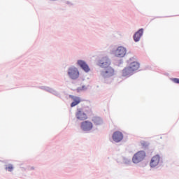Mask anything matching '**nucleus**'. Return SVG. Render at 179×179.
I'll return each mask as SVG.
<instances>
[{
    "mask_svg": "<svg viewBox=\"0 0 179 179\" xmlns=\"http://www.w3.org/2000/svg\"><path fill=\"white\" fill-rule=\"evenodd\" d=\"M33 170H36L34 166H28L27 168L24 169V171H31Z\"/></svg>",
    "mask_w": 179,
    "mask_h": 179,
    "instance_id": "obj_22",
    "label": "nucleus"
},
{
    "mask_svg": "<svg viewBox=\"0 0 179 179\" xmlns=\"http://www.w3.org/2000/svg\"><path fill=\"white\" fill-rule=\"evenodd\" d=\"M146 157V152L145 151L141 150L138 151L132 157V162L134 164H138V163H141V162H143L145 158Z\"/></svg>",
    "mask_w": 179,
    "mask_h": 179,
    "instance_id": "obj_2",
    "label": "nucleus"
},
{
    "mask_svg": "<svg viewBox=\"0 0 179 179\" xmlns=\"http://www.w3.org/2000/svg\"><path fill=\"white\" fill-rule=\"evenodd\" d=\"M160 163H163V162L160 160V155H157L152 157L150 166L153 169L154 167H156V166H159Z\"/></svg>",
    "mask_w": 179,
    "mask_h": 179,
    "instance_id": "obj_11",
    "label": "nucleus"
},
{
    "mask_svg": "<svg viewBox=\"0 0 179 179\" xmlns=\"http://www.w3.org/2000/svg\"><path fill=\"white\" fill-rule=\"evenodd\" d=\"M122 159L124 164L129 165L132 163V161H131V158H127L125 157H123Z\"/></svg>",
    "mask_w": 179,
    "mask_h": 179,
    "instance_id": "obj_20",
    "label": "nucleus"
},
{
    "mask_svg": "<svg viewBox=\"0 0 179 179\" xmlns=\"http://www.w3.org/2000/svg\"><path fill=\"white\" fill-rule=\"evenodd\" d=\"M145 29L143 28L139 29L136 32L134 33L133 36V40L135 43H138L141 41V38L143 36V31Z\"/></svg>",
    "mask_w": 179,
    "mask_h": 179,
    "instance_id": "obj_13",
    "label": "nucleus"
},
{
    "mask_svg": "<svg viewBox=\"0 0 179 179\" xmlns=\"http://www.w3.org/2000/svg\"><path fill=\"white\" fill-rule=\"evenodd\" d=\"M172 82H173V83H176L177 85H179V78H171Z\"/></svg>",
    "mask_w": 179,
    "mask_h": 179,
    "instance_id": "obj_23",
    "label": "nucleus"
},
{
    "mask_svg": "<svg viewBox=\"0 0 179 179\" xmlns=\"http://www.w3.org/2000/svg\"><path fill=\"white\" fill-rule=\"evenodd\" d=\"M92 122L94 125H102L103 124V119L100 117L94 116L92 118Z\"/></svg>",
    "mask_w": 179,
    "mask_h": 179,
    "instance_id": "obj_16",
    "label": "nucleus"
},
{
    "mask_svg": "<svg viewBox=\"0 0 179 179\" xmlns=\"http://www.w3.org/2000/svg\"><path fill=\"white\" fill-rule=\"evenodd\" d=\"M69 98L73 100V102L71 103V107H76V106H78V104L81 101L80 97L79 96L69 95Z\"/></svg>",
    "mask_w": 179,
    "mask_h": 179,
    "instance_id": "obj_14",
    "label": "nucleus"
},
{
    "mask_svg": "<svg viewBox=\"0 0 179 179\" xmlns=\"http://www.w3.org/2000/svg\"><path fill=\"white\" fill-rule=\"evenodd\" d=\"M80 129L83 132H90L93 129V123L89 120H85L80 124Z\"/></svg>",
    "mask_w": 179,
    "mask_h": 179,
    "instance_id": "obj_5",
    "label": "nucleus"
},
{
    "mask_svg": "<svg viewBox=\"0 0 179 179\" xmlns=\"http://www.w3.org/2000/svg\"><path fill=\"white\" fill-rule=\"evenodd\" d=\"M112 139L115 143H120L124 139V134L120 131H114L112 135Z\"/></svg>",
    "mask_w": 179,
    "mask_h": 179,
    "instance_id": "obj_7",
    "label": "nucleus"
},
{
    "mask_svg": "<svg viewBox=\"0 0 179 179\" xmlns=\"http://www.w3.org/2000/svg\"><path fill=\"white\" fill-rule=\"evenodd\" d=\"M113 54L117 58H124L127 55V48L123 46H119L113 51Z\"/></svg>",
    "mask_w": 179,
    "mask_h": 179,
    "instance_id": "obj_4",
    "label": "nucleus"
},
{
    "mask_svg": "<svg viewBox=\"0 0 179 179\" xmlns=\"http://www.w3.org/2000/svg\"><path fill=\"white\" fill-rule=\"evenodd\" d=\"M76 117L80 121H85V120H87V114H86L82 109H78L76 113Z\"/></svg>",
    "mask_w": 179,
    "mask_h": 179,
    "instance_id": "obj_12",
    "label": "nucleus"
},
{
    "mask_svg": "<svg viewBox=\"0 0 179 179\" xmlns=\"http://www.w3.org/2000/svg\"><path fill=\"white\" fill-rule=\"evenodd\" d=\"M38 89H41V90H44L45 92H48V93H50L51 94H53V96H56V97H60L61 96L59 92H58L57 90L48 86H40L38 87Z\"/></svg>",
    "mask_w": 179,
    "mask_h": 179,
    "instance_id": "obj_10",
    "label": "nucleus"
},
{
    "mask_svg": "<svg viewBox=\"0 0 179 179\" xmlns=\"http://www.w3.org/2000/svg\"><path fill=\"white\" fill-rule=\"evenodd\" d=\"M129 66L133 72H135V71H138V69H139V63L138 62H133Z\"/></svg>",
    "mask_w": 179,
    "mask_h": 179,
    "instance_id": "obj_17",
    "label": "nucleus"
},
{
    "mask_svg": "<svg viewBox=\"0 0 179 179\" xmlns=\"http://www.w3.org/2000/svg\"><path fill=\"white\" fill-rule=\"evenodd\" d=\"M131 75H134V71L129 66L122 70V76H131Z\"/></svg>",
    "mask_w": 179,
    "mask_h": 179,
    "instance_id": "obj_15",
    "label": "nucleus"
},
{
    "mask_svg": "<svg viewBox=\"0 0 179 179\" xmlns=\"http://www.w3.org/2000/svg\"><path fill=\"white\" fill-rule=\"evenodd\" d=\"M82 90H87V87L85 85H83L82 87H79L77 88V92H82Z\"/></svg>",
    "mask_w": 179,
    "mask_h": 179,
    "instance_id": "obj_21",
    "label": "nucleus"
},
{
    "mask_svg": "<svg viewBox=\"0 0 179 179\" xmlns=\"http://www.w3.org/2000/svg\"><path fill=\"white\" fill-rule=\"evenodd\" d=\"M77 66H80V68L85 72V73H88L90 71V67H89V64L86 63L84 60L79 59L76 62Z\"/></svg>",
    "mask_w": 179,
    "mask_h": 179,
    "instance_id": "obj_9",
    "label": "nucleus"
},
{
    "mask_svg": "<svg viewBox=\"0 0 179 179\" xmlns=\"http://www.w3.org/2000/svg\"><path fill=\"white\" fill-rule=\"evenodd\" d=\"M111 64V62L110 61V59L108 57H103L98 62V66L101 68H108L110 66V64Z\"/></svg>",
    "mask_w": 179,
    "mask_h": 179,
    "instance_id": "obj_6",
    "label": "nucleus"
},
{
    "mask_svg": "<svg viewBox=\"0 0 179 179\" xmlns=\"http://www.w3.org/2000/svg\"><path fill=\"white\" fill-rule=\"evenodd\" d=\"M50 1H57V0H50Z\"/></svg>",
    "mask_w": 179,
    "mask_h": 179,
    "instance_id": "obj_25",
    "label": "nucleus"
},
{
    "mask_svg": "<svg viewBox=\"0 0 179 179\" xmlns=\"http://www.w3.org/2000/svg\"><path fill=\"white\" fill-rule=\"evenodd\" d=\"M4 170H6V171H8L9 173H12V171L15 170V167L12 164H6L4 165Z\"/></svg>",
    "mask_w": 179,
    "mask_h": 179,
    "instance_id": "obj_18",
    "label": "nucleus"
},
{
    "mask_svg": "<svg viewBox=\"0 0 179 179\" xmlns=\"http://www.w3.org/2000/svg\"><path fill=\"white\" fill-rule=\"evenodd\" d=\"M66 4L69 5V6H73V3H71V1H66Z\"/></svg>",
    "mask_w": 179,
    "mask_h": 179,
    "instance_id": "obj_24",
    "label": "nucleus"
},
{
    "mask_svg": "<svg viewBox=\"0 0 179 179\" xmlns=\"http://www.w3.org/2000/svg\"><path fill=\"white\" fill-rule=\"evenodd\" d=\"M103 68L105 69L101 71V76L102 78L107 79L108 78H111V76H114V69L111 66Z\"/></svg>",
    "mask_w": 179,
    "mask_h": 179,
    "instance_id": "obj_3",
    "label": "nucleus"
},
{
    "mask_svg": "<svg viewBox=\"0 0 179 179\" xmlns=\"http://www.w3.org/2000/svg\"><path fill=\"white\" fill-rule=\"evenodd\" d=\"M141 145L142 146L143 149H148V148H149V145H150V143H149V142L148 141H141L140 142Z\"/></svg>",
    "mask_w": 179,
    "mask_h": 179,
    "instance_id": "obj_19",
    "label": "nucleus"
},
{
    "mask_svg": "<svg viewBox=\"0 0 179 179\" xmlns=\"http://www.w3.org/2000/svg\"><path fill=\"white\" fill-rule=\"evenodd\" d=\"M77 66H80V68L85 72V73H88L90 71V67H89V64L86 63L84 60L79 59L76 62Z\"/></svg>",
    "mask_w": 179,
    "mask_h": 179,
    "instance_id": "obj_8",
    "label": "nucleus"
},
{
    "mask_svg": "<svg viewBox=\"0 0 179 179\" xmlns=\"http://www.w3.org/2000/svg\"><path fill=\"white\" fill-rule=\"evenodd\" d=\"M67 76L71 79V80H78L79 76H80V73L78 67L75 66H71L67 69Z\"/></svg>",
    "mask_w": 179,
    "mask_h": 179,
    "instance_id": "obj_1",
    "label": "nucleus"
}]
</instances>
